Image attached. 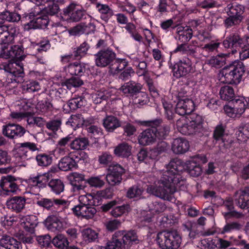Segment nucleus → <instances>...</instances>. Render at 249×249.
Segmentation results:
<instances>
[{
  "label": "nucleus",
  "instance_id": "1",
  "mask_svg": "<svg viewBox=\"0 0 249 249\" xmlns=\"http://www.w3.org/2000/svg\"><path fill=\"white\" fill-rule=\"evenodd\" d=\"M182 162L178 159H174L167 165L166 170L163 171L159 180V183L166 184L167 186L178 188L183 186L185 180L179 172L182 170Z\"/></svg>",
  "mask_w": 249,
  "mask_h": 249
},
{
  "label": "nucleus",
  "instance_id": "2",
  "mask_svg": "<svg viewBox=\"0 0 249 249\" xmlns=\"http://www.w3.org/2000/svg\"><path fill=\"white\" fill-rule=\"evenodd\" d=\"M245 71L243 63L241 61H234L224 67L219 73L221 82L229 84H238Z\"/></svg>",
  "mask_w": 249,
  "mask_h": 249
},
{
  "label": "nucleus",
  "instance_id": "3",
  "mask_svg": "<svg viewBox=\"0 0 249 249\" xmlns=\"http://www.w3.org/2000/svg\"><path fill=\"white\" fill-rule=\"evenodd\" d=\"M178 130L185 135H197L201 136L205 131L203 120L200 116H196L194 120L186 123V119L181 118L177 121Z\"/></svg>",
  "mask_w": 249,
  "mask_h": 249
},
{
  "label": "nucleus",
  "instance_id": "4",
  "mask_svg": "<svg viewBox=\"0 0 249 249\" xmlns=\"http://www.w3.org/2000/svg\"><path fill=\"white\" fill-rule=\"evenodd\" d=\"M156 241L161 249H177L181 243V238L177 231L167 230L157 234Z\"/></svg>",
  "mask_w": 249,
  "mask_h": 249
},
{
  "label": "nucleus",
  "instance_id": "5",
  "mask_svg": "<svg viewBox=\"0 0 249 249\" xmlns=\"http://www.w3.org/2000/svg\"><path fill=\"white\" fill-rule=\"evenodd\" d=\"M225 10L228 16L224 20L226 28L239 25L245 18V7L242 5L229 4Z\"/></svg>",
  "mask_w": 249,
  "mask_h": 249
},
{
  "label": "nucleus",
  "instance_id": "6",
  "mask_svg": "<svg viewBox=\"0 0 249 249\" xmlns=\"http://www.w3.org/2000/svg\"><path fill=\"white\" fill-rule=\"evenodd\" d=\"M223 44L226 48H231L232 53H235L240 49L249 48V35L242 37L237 33L230 35L223 41Z\"/></svg>",
  "mask_w": 249,
  "mask_h": 249
},
{
  "label": "nucleus",
  "instance_id": "7",
  "mask_svg": "<svg viewBox=\"0 0 249 249\" xmlns=\"http://www.w3.org/2000/svg\"><path fill=\"white\" fill-rule=\"evenodd\" d=\"M63 15L66 20L72 22H78L83 19L91 20V17L86 10L76 3L71 2L63 10Z\"/></svg>",
  "mask_w": 249,
  "mask_h": 249
},
{
  "label": "nucleus",
  "instance_id": "8",
  "mask_svg": "<svg viewBox=\"0 0 249 249\" xmlns=\"http://www.w3.org/2000/svg\"><path fill=\"white\" fill-rule=\"evenodd\" d=\"M108 171L106 177L107 182L111 186L119 185L122 181L125 169L120 164L115 163L110 164Z\"/></svg>",
  "mask_w": 249,
  "mask_h": 249
},
{
  "label": "nucleus",
  "instance_id": "9",
  "mask_svg": "<svg viewBox=\"0 0 249 249\" xmlns=\"http://www.w3.org/2000/svg\"><path fill=\"white\" fill-rule=\"evenodd\" d=\"M158 184V185L148 187L147 192L164 200H170L171 195L177 190L173 187L167 186L166 184H160L159 182Z\"/></svg>",
  "mask_w": 249,
  "mask_h": 249
},
{
  "label": "nucleus",
  "instance_id": "10",
  "mask_svg": "<svg viewBox=\"0 0 249 249\" xmlns=\"http://www.w3.org/2000/svg\"><path fill=\"white\" fill-rule=\"evenodd\" d=\"M116 57L115 53L110 48L104 49L95 54V62L97 66L105 68L109 66Z\"/></svg>",
  "mask_w": 249,
  "mask_h": 249
},
{
  "label": "nucleus",
  "instance_id": "11",
  "mask_svg": "<svg viewBox=\"0 0 249 249\" xmlns=\"http://www.w3.org/2000/svg\"><path fill=\"white\" fill-rule=\"evenodd\" d=\"M161 123L160 120H156L146 122V125L153 128L156 138L162 140L165 139L169 135L171 126L167 124H161Z\"/></svg>",
  "mask_w": 249,
  "mask_h": 249
},
{
  "label": "nucleus",
  "instance_id": "12",
  "mask_svg": "<svg viewBox=\"0 0 249 249\" xmlns=\"http://www.w3.org/2000/svg\"><path fill=\"white\" fill-rule=\"evenodd\" d=\"M192 70L191 60L185 58L176 63L173 69V75L177 78L184 77L188 74Z\"/></svg>",
  "mask_w": 249,
  "mask_h": 249
},
{
  "label": "nucleus",
  "instance_id": "13",
  "mask_svg": "<svg viewBox=\"0 0 249 249\" xmlns=\"http://www.w3.org/2000/svg\"><path fill=\"white\" fill-rule=\"evenodd\" d=\"M2 134L10 139H15L22 137L26 132L22 126L14 124H8L2 126Z\"/></svg>",
  "mask_w": 249,
  "mask_h": 249
},
{
  "label": "nucleus",
  "instance_id": "14",
  "mask_svg": "<svg viewBox=\"0 0 249 249\" xmlns=\"http://www.w3.org/2000/svg\"><path fill=\"white\" fill-rule=\"evenodd\" d=\"M19 145L16 157L23 160H27L32 158L31 152L26 150L25 148L28 149L32 152L39 151L41 148L40 145L31 142L21 143Z\"/></svg>",
  "mask_w": 249,
  "mask_h": 249
},
{
  "label": "nucleus",
  "instance_id": "15",
  "mask_svg": "<svg viewBox=\"0 0 249 249\" xmlns=\"http://www.w3.org/2000/svg\"><path fill=\"white\" fill-rule=\"evenodd\" d=\"M194 109V103L188 98L179 99L176 105V112L181 116L191 113Z\"/></svg>",
  "mask_w": 249,
  "mask_h": 249
},
{
  "label": "nucleus",
  "instance_id": "16",
  "mask_svg": "<svg viewBox=\"0 0 249 249\" xmlns=\"http://www.w3.org/2000/svg\"><path fill=\"white\" fill-rule=\"evenodd\" d=\"M9 29V26L5 24L0 26V44L14 43L17 37L15 30Z\"/></svg>",
  "mask_w": 249,
  "mask_h": 249
},
{
  "label": "nucleus",
  "instance_id": "17",
  "mask_svg": "<svg viewBox=\"0 0 249 249\" xmlns=\"http://www.w3.org/2000/svg\"><path fill=\"white\" fill-rule=\"evenodd\" d=\"M25 203L24 197L15 196L8 199L6 204L8 209L16 213H19L25 208Z\"/></svg>",
  "mask_w": 249,
  "mask_h": 249
},
{
  "label": "nucleus",
  "instance_id": "18",
  "mask_svg": "<svg viewBox=\"0 0 249 249\" xmlns=\"http://www.w3.org/2000/svg\"><path fill=\"white\" fill-rule=\"evenodd\" d=\"M93 206L78 205L73 207L72 210L73 213L77 216H81L86 219H90L92 218L97 212Z\"/></svg>",
  "mask_w": 249,
  "mask_h": 249
},
{
  "label": "nucleus",
  "instance_id": "19",
  "mask_svg": "<svg viewBox=\"0 0 249 249\" xmlns=\"http://www.w3.org/2000/svg\"><path fill=\"white\" fill-rule=\"evenodd\" d=\"M49 23V18L47 15L40 14L36 15L30 22L26 25L27 29L44 28Z\"/></svg>",
  "mask_w": 249,
  "mask_h": 249
},
{
  "label": "nucleus",
  "instance_id": "20",
  "mask_svg": "<svg viewBox=\"0 0 249 249\" xmlns=\"http://www.w3.org/2000/svg\"><path fill=\"white\" fill-rule=\"evenodd\" d=\"M15 180L11 176H7L1 179L0 186L6 195H9L10 193H14L18 190V187L15 182Z\"/></svg>",
  "mask_w": 249,
  "mask_h": 249
},
{
  "label": "nucleus",
  "instance_id": "21",
  "mask_svg": "<svg viewBox=\"0 0 249 249\" xmlns=\"http://www.w3.org/2000/svg\"><path fill=\"white\" fill-rule=\"evenodd\" d=\"M142 87L140 83L131 80L122 86L120 90L126 95L133 96L141 92Z\"/></svg>",
  "mask_w": 249,
  "mask_h": 249
},
{
  "label": "nucleus",
  "instance_id": "22",
  "mask_svg": "<svg viewBox=\"0 0 249 249\" xmlns=\"http://www.w3.org/2000/svg\"><path fill=\"white\" fill-rule=\"evenodd\" d=\"M95 29V25L89 21L88 23L82 22L69 30V34L71 36H76L79 34L93 32Z\"/></svg>",
  "mask_w": 249,
  "mask_h": 249
},
{
  "label": "nucleus",
  "instance_id": "23",
  "mask_svg": "<svg viewBox=\"0 0 249 249\" xmlns=\"http://www.w3.org/2000/svg\"><path fill=\"white\" fill-rule=\"evenodd\" d=\"M80 158L76 157L75 159L69 156H65L62 158L58 163L59 169L63 171H68L76 169L78 167L77 162Z\"/></svg>",
  "mask_w": 249,
  "mask_h": 249
},
{
  "label": "nucleus",
  "instance_id": "24",
  "mask_svg": "<svg viewBox=\"0 0 249 249\" xmlns=\"http://www.w3.org/2000/svg\"><path fill=\"white\" fill-rule=\"evenodd\" d=\"M45 223L48 229L53 232L61 231L66 225L64 221L54 215L48 216L45 220Z\"/></svg>",
  "mask_w": 249,
  "mask_h": 249
},
{
  "label": "nucleus",
  "instance_id": "25",
  "mask_svg": "<svg viewBox=\"0 0 249 249\" xmlns=\"http://www.w3.org/2000/svg\"><path fill=\"white\" fill-rule=\"evenodd\" d=\"M117 237L121 238L124 244L129 245L133 243L137 244L139 242L138 236L134 231H118L114 233Z\"/></svg>",
  "mask_w": 249,
  "mask_h": 249
},
{
  "label": "nucleus",
  "instance_id": "26",
  "mask_svg": "<svg viewBox=\"0 0 249 249\" xmlns=\"http://www.w3.org/2000/svg\"><path fill=\"white\" fill-rule=\"evenodd\" d=\"M68 203V201L61 199H50L48 198H41L36 202L38 206L47 210H50L54 204L58 206H65L67 205Z\"/></svg>",
  "mask_w": 249,
  "mask_h": 249
},
{
  "label": "nucleus",
  "instance_id": "27",
  "mask_svg": "<svg viewBox=\"0 0 249 249\" xmlns=\"http://www.w3.org/2000/svg\"><path fill=\"white\" fill-rule=\"evenodd\" d=\"M189 147L188 141L184 138H178L173 141L172 149L176 154H181L186 152Z\"/></svg>",
  "mask_w": 249,
  "mask_h": 249
},
{
  "label": "nucleus",
  "instance_id": "28",
  "mask_svg": "<svg viewBox=\"0 0 249 249\" xmlns=\"http://www.w3.org/2000/svg\"><path fill=\"white\" fill-rule=\"evenodd\" d=\"M156 137L152 128L142 131L138 137L139 143L141 145L146 146L153 144Z\"/></svg>",
  "mask_w": 249,
  "mask_h": 249
},
{
  "label": "nucleus",
  "instance_id": "29",
  "mask_svg": "<svg viewBox=\"0 0 249 249\" xmlns=\"http://www.w3.org/2000/svg\"><path fill=\"white\" fill-rule=\"evenodd\" d=\"M103 125L108 132H113L121 125V121L115 116L107 115L103 120Z\"/></svg>",
  "mask_w": 249,
  "mask_h": 249
},
{
  "label": "nucleus",
  "instance_id": "30",
  "mask_svg": "<svg viewBox=\"0 0 249 249\" xmlns=\"http://www.w3.org/2000/svg\"><path fill=\"white\" fill-rule=\"evenodd\" d=\"M4 56L22 60L25 57L23 55V51L19 46H12L9 50H4Z\"/></svg>",
  "mask_w": 249,
  "mask_h": 249
},
{
  "label": "nucleus",
  "instance_id": "31",
  "mask_svg": "<svg viewBox=\"0 0 249 249\" xmlns=\"http://www.w3.org/2000/svg\"><path fill=\"white\" fill-rule=\"evenodd\" d=\"M38 224L37 218L34 215H27L21 223L22 227L27 231L33 233Z\"/></svg>",
  "mask_w": 249,
  "mask_h": 249
},
{
  "label": "nucleus",
  "instance_id": "32",
  "mask_svg": "<svg viewBox=\"0 0 249 249\" xmlns=\"http://www.w3.org/2000/svg\"><path fill=\"white\" fill-rule=\"evenodd\" d=\"M89 145L88 139L85 137L74 138L69 144L71 149L76 151L86 149Z\"/></svg>",
  "mask_w": 249,
  "mask_h": 249
},
{
  "label": "nucleus",
  "instance_id": "33",
  "mask_svg": "<svg viewBox=\"0 0 249 249\" xmlns=\"http://www.w3.org/2000/svg\"><path fill=\"white\" fill-rule=\"evenodd\" d=\"M132 147L126 142H123L116 146L114 153L118 157L128 158L131 154Z\"/></svg>",
  "mask_w": 249,
  "mask_h": 249
},
{
  "label": "nucleus",
  "instance_id": "34",
  "mask_svg": "<svg viewBox=\"0 0 249 249\" xmlns=\"http://www.w3.org/2000/svg\"><path fill=\"white\" fill-rule=\"evenodd\" d=\"M81 233L84 240L87 243L96 242L98 240L99 233L91 228L83 229Z\"/></svg>",
  "mask_w": 249,
  "mask_h": 249
},
{
  "label": "nucleus",
  "instance_id": "35",
  "mask_svg": "<svg viewBox=\"0 0 249 249\" xmlns=\"http://www.w3.org/2000/svg\"><path fill=\"white\" fill-rule=\"evenodd\" d=\"M177 34L178 40L182 43H186L189 41L193 36V31L191 28L186 27L180 26L177 28Z\"/></svg>",
  "mask_w": 249,
  "mask_h": 249
},
{
  "label": "nucleus",
  "instance_id": "36",
  "mask_svg": "<svg viewBox=\"0 0 249 249\" xmlns=\"http://www.w3.org/2000/svg\"><path fill=\"white\" fill-rule=\"evenodd\" d=\"M79 201L81 205L96 206L98 205V199L97 196L91 194L86 193L81 195L79 196Z\"/></svg>",
  "mask_w": 249,
  "mask_h": 249
},
{
  "label": "nucleus",
  "instance_id": "37",
  "mask_svg": "<svg viewBox=\"0 0 249 249\" xmlns=\"http://www.w3.org/2000/svg\"><path fill=\"white\" fill-rule=\"evenodd\" d=\"M20 15L16 12H12L6 10L0 13V20L4 24L5 21L18 22L20 19Z\"/></svg>",
  "mask_w": 249,
  "mask_h": 249
},
{
  "label": "nucleus",
  "instance_id": "38",
  "mask_svg": "<svg viewBox=\"0 0 249 249\" xmlns=\"http://www.w3.org/2000/svg\"><path fill=\"white\" fill-rule=\"evenodd\" d=\"M53 173H54V172H53V169H51L47 173L37 175L34 178L33 182L39 187H44L46 183L53 177Z\"/></svg>",
  "mask_w": 249,
  "mask_h": 249
},
{
  "label": "nucleus",
  "instance_id": "39",
  "mask_svg": "<svg viewBox=\"0 0 249 249\" xmlns=\"http://www.w3.org/2000/svg\"><path fill=\"white\" fill-rule=\"evenodd\" d=\"M147 202L148 210L153 213H162L166 209L165 205L162 202L152 201L150 199H148Z\"/></svg>",
  "mask_w": 249,
  "mask_h": 249
},
{
  "label": "nucleus",
  "instance_id": "40",
  "mask_svg": "<svg viewBox=\"0 0 249 249\" xmlns=\"http://www.w3.org/2000/svg\"><path fill=\"white\" fill-rule=\"evenodd\" d=\"M96 7L98 12L101 14V18L105 21H108L109 18L113 15V11L108 5L99 3L96 4Z\"/></svg>",
  "mask_w": 249,
  "mask_h": 249
},
{
  "label": "nucleus",
  "instance_id": "41",
  "mask_svg": "<svg viewBox=\"0 0 249 249\" xmlns=\"http://www.w3.org/2000/svg\"><path fill=\"white\" fill-rule=\"evenodd\" d=\"M51 190L56 195H59L64 190V184L60 179H51L48 182Z\"/></svg>",
  "mask_w": 249,
  "mask_h": 249
},
{
  "label": "nucleus",
  "instance_id": "42",
  "mask_svg": "<svg viewBox=\"0 0 249 249\" xmlns=\"http://www.w3.org/2000/svg\"><path fill=\"white\" fill-rule=\"evenodd\" d=\"M18 65L17 62H9L4 65V70L5 71L13 74L15 76H22L23 70L22 67L17 69L16 66Z\"/></svg>",
  "mask_w": 249,
  "mask_h": 249
},
{
  "label": "nucleus",
  "instance_id": "43",
  "mask_svg": "<svg viewBox=\"0 0 249 249\" xmlns=\"http://www.w3.org/2000/svg\"><path fill=\"white\" fill-rule=\"evenodd\" d=\"M249 198L246 196L240 190L236 192L234 195L235 204L241 209H245L248 205Z\"/></svg>",
  "mask_w": 249,
  "mask_h": 249
},
{
  "label": "nucleus",
  "instance_id": "44",
  "mask_svg": "<svg viewBox=\"0 0 249 249\" xmlns=\"http://www.w3.org/2000/svg\"><path fill=\"white\" fill-rule=\"evenodd\" d=\"M196 48L195 47V45L192 46L191 44L183 43L178 45L175 52H179L184 54L193 55L196 53Z\"/></svg>",
  "mask_w": 249,
  "mask_h": 249
},
{
  "label": "nucleus",
  "instance_id": "45",
  "mask_svg": "<svg viewBox=\"0 0 249 249\" xmlns=\"http://www.w3.org/2000/svg\"><path fill=\"white\" fill-rule=\"evenodd\" d=\"M36 160L38 166L47 167L52 164L53 158L50 155L43 153L37 155Z\"/></svg>",
  "mask_w": 249,
  "mask_h": 249
},
{
  "label": "nucleus",
  "instance_id": "46",
  "mask_svg": "<svg viewBox=\"0 0 249 249\" xmlns=\"http://www.w3.org/2000/svg\"><path fill=\"white\" fill-rule=\"evenodd\" d=\"M227 54L221 53L212 57L209 60V63L212 67L219 68L223 66L226 63V57Z\"/></svg>",
  "mask_w": 249,
  "mask_h": 249
},
{
  "label": "nucleus",
  "instance_id": "47",
  "mask_svg": "<svg viewBox=\"0 0 249 249\" xmlns=\"http://www.w3.org/2000/svg\"><path fill=\"white\" fill-rule=\"evenodd\" d=\"M84 67L77 62L70 64L67 68V71L72 75L81 76L84 73Z\"/></svg>",
  "mask_w": 249,
  "mask_h": 249
},
{
  "label": "nucleus",
  "instance_id": "48",
  "mask_svg": "<svg viewBox=\"0 0 249 249\" xmlns=\"http://www.w3.org/2000/svg\"><path fill=\"white\" fill-rule=\"evenodd\" d=\"M52 242L55 247L60 249L66 248L69 245L67 238L63 234H58L55 236Z\"/></svg>",
  "mask_w": 249,
  "mask_h": 249
},
{
  "label": "nucleus",
  "instance_id": "49",
  "mask_svg": "<svg viewBox=\"0 0 249 249\" xmlns=\"http://www.w3.org/2000/svg\"><path fill=\"white\" fill-rule=\"evenodd\" d=\"M219 94L221 99L227 101H231L234 96L233 89L230 86L222 87L220 90Z\"/></svg>",
  "mask_w": 249,
  "mask_h": 249
},
{
  "label": "nucleus",
  "instance_id": "50",
  "mask_svg": "<svg viewBox=\"0 0 249 249\" xmlns=\"http://www.w3.org/2000/svg\"><path fill=\"white\" fill-rule=\"evenodd\" d=\"M128 65V63L125 59L115 58V59L110 65V69L114 72L123 70Z\"/></svg>",
  "mask_w": 249,
  "mask_h": 249
},
{
  "label": "nucleus",
  "instance_id": "51",
  "mask_svg": "<svg viewBox=\"0 0 249 249\" xmlns=\"http://www.w3.org/2000/svg\"><path fill=\"white\" fill-rule=\"evenodd\" d=\"M143 192V189L140 186L134 185L129 188L126 194V196L129 198L140 197Z\"/></svg>",
  "mask_w": 249,
  "mask_h": 249
},
{
  "label": "nucleus",
  "instance_id": "52",
  "mask_svg": "<svg viewBox=\"0 0 249 249\" xmlns=\"http://www.w3.org/2000/svg\"><path fill=\"white\" fill-rule=\"evenodd\" d=\"M121 238L117 237L113 234L111 240L107 242L106 247H101L103 249H121Z\"/></svg>",
  "mask_w": 249,
  "mask_h": 249
},
{
  "label": "nucleus",
  "instance_id": "53",
  "mask_svg": "<svg viewBox=\"0 0 249 249\" xmlns=\"http://www.w3.org/2000/svg\"><path fill=\"white\" fill-rule=\"evenodd\" d=\"M189 174L194 177H196L201 175L202 169L201 167L196 162L191 161L187 166Z\"/></svg>",
  "mask_w": 249,
  "mask_h": 249
},
{
  "label": "nucleus",
  "instance_id": "54",
  "mask_svg": "<svg viewBox=\"0 0 249 249\" xmlns=\"http://www.w3.org/2000/svg\"><path fill=\"white\" fill-rule=\"evenodd\" d=\"M53 108V104L49 100L39 101L36 105V108L43 113H46L52 110Z\"/></svg>",
  "mask_w": 249,
  "mask_h": 249
},
{
  "label": "nucleus",
  "instance_id": "55",
  "mask_svg": "<svg viewBox=\"0 0 249 249\" xmlns=\"http://www.w3.org/2000/svg\"><path fill=\"white\" fill-rule=\"evenodd\" d=\"M242 227V225L237 222H232L227 223L223 228L221 233L225 234L226 233L231 232L233 231L240 230Z\"/></svg>",
  "mask_w": 249,
  "mask_h": 249
},
{
  "label": "nucleus",
  "instance_id": "56",
  "mask_svg": "<svg viewBox=\"0 0 249 249\" xmlns=\"http://www.w3.org/2000/svg\"><path fill=\"white\" fill-rule=\"evenodd\" d=\"M130 211V207L128 204L116 207L111 211V214L115 217L121 216L125 213Z\"/></svg>",
  "mask_w": 249,
  "mask_h": 249
},
{
  "label": "nucleus",
  "instance_id": "57",
  "mask_svg": "<svg viewBox=\"0 0 249 249\" xmlns=\"http://www.w3.org/2000/svg\"><path fill=\"white\" fill-rule=\"evenodd\" d=\"M83 84V81L80 78L76 77H72L67 79L65 83L67 89H71L72 88L79 87Z\"/></svg>",
  "mask_w": 249,
  "mask_h": 249
},
{
  "label": "nucleus",
  "instance_id": "58",
  "mask_svg": "<svg viewBox=\"0 0 249 249\" xmlns=\"http://www.w3.org/2000/svg\"><path fill=\"white\" fill-rule=\"evenodd\" d=\"M84 98L81 96L73 98L68 102V106L71 110H75L84 105Z\"/></svg>",
  "mask_w": 249,
  "mask_h": 249
},
{
  "label": "nucleus",
  "instance_id": "59",
  "mask_svg": "<svg viewBox=\"0 0 249 249\" xmlns=\"http://www.w3.org/2000/svg\"><path fill=\"white\" fill-rule=\"evenodd\" d=\"M199 246L201 249H215L217 247L215 240L211 238L201 240Z\"/></svg>",
  "mask_w": 249,
  "mask_h": 249
},
{
  "label": "nucleus",
  "instance_id": "60",
  "mask_svg": "<svg viewBox=\"0 0 249 249\" xmlns=\"http://www.w3.org/2000/svg\"><path fill=\"white\" fill-rule=\"evenodd\" d=\"M90 48L88 43L85 41L82 43L77 49V50L73 52L75 58L78 57H82L86 54L87 51Z\"/></svg>",
  "mask_w": 249,
  "mask_h": 249
},
{
  "label": "nucleus",
  "instance_id": "61",
  "mask_svg": "<svg viewBox=\"0 0 249 249\" xmlns=\"http://www.w3.org/2000/svg\"><path fill=\"white\" fill-rule=\"evenodd\" d=\"M231 104L235 107V109L238 110V114H242L246 109L245 104L243 101V99H235L231 100Z\"/></svg>",
  "mask_w": 249,
  "mask_h": 249
},
{
  "label": "nucleus",
  "instance_id": "62",
  "mask_svg": "<svg viewBox=\"0 0 249 249\" xmlns=\"http://www.w3.org/2000/svg\"><path fill=\"white\" fill-rule=\"evenodd\" d=\"M61 124V119H57L47 122L46 126L48 129L53 132H56L60 128Z\"/></svg>",
  "mask_w": 249,
  "mask_h": 249
},
{
  "label": "nucleus",
  "instance_id": "63",
  "mask_svg": "<svg viewBox=\"0 0 249 249\" xmlns=\"http://www.w3.org/2000/svg\"><path fill=\"white\" fill-rule=\"evenodd\" d=\"M99 196L105 199H111L114 195V189L112 187L109 186L98 192Z\"/></svg>",
  "mask_w": 249,
  "mask_h": 249
},
{
  "label": "nucleus",
  "instance_id": "64",
  "mask_svg": "<svg viewBox=\"0 0 249 249\" xmlns=\"http://www.w3.org/2000/svg\"><path fill=\"white\" fill-rule=\"evenodd\" d=\"M88 132L91 137L98 139L103 135L102 130L100 127L91 125L88 128Z\"/></svg>",
  "mask_w": 249,
  "mask_h": 249
}]
</instances>
